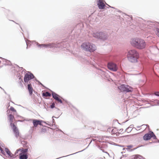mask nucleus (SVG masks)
<instances>
[{
  "label": "nucleus",
  "instance_id": "obj_1",
  "mask_svg": "<svg viewBox=\"0 0 159 159\" xmlns=\"http://www.w3.org/2000/svg\"><path fill=\"white\" fill-rule=\"evenodd\" d=\"M130 43L132 46L139 49H143L146 46L145 41L143 39L139 38L132 39Z\"/></svg>",
  "mask_w": 159,
  "mask_h": 159
},
{
  "label": "nucleus",
  "instance_id": "obj_2",
  "mask_svg": "<svg viewBox=\"0 0 159 159\" xmlns=\"http://www.w3.org/2000/svg\"><path fill=\"white\" fill-rule=\"evenodd\" d=\"M127 56L129 61L131 62L135 63L137 61V59L139 57V55L136 50L132 49L129 51Z\"/></svg>",
  "mask_w": 159,
  "mask_h": 159
},
{
  "label": "nucleus",
  "instance_id": "obj_3",
  "mask_svg": "<svg viewBox=\"0 0 159 159\" xmlns=\"http://www.w3.org/2000/svg\"><path fill=\"white\" fill-rule=\"evenodd\" d=\"M82 48L86 52H92L96 50V47L93 44L87 42L83 43L81 45Z\"/></svg>",
  "mask_w": 159,
  "mask_h": 159
},
{
  "label": "nucleus",
  "instance_id": "obj_4",
  "mask_svg": "<svg viewBox=\"0 0 159 159\" xmlns=\"http://www.w3.org/2000/svg\"><path fill=\"white\" fill-rule=\"evenodd\" d=\"M93 35L95 38L103 41L106 40L108 37L107 33L105 31L94 32Z\"/></svg>",
  "mask_w": 159,
  "mask_h": 159
},
{
  "label": "nucleus",
  "instance_id": "obj_5",
  "mask_svg": "<svg viewBox=\"0 0 159 159\" xmlns=\"http://www.w3.org/2000/svg\"><path fill=\"white\" fill-rule=\"evenodd\" d=\"M118 89L121 91L128 93L132 92L133 91V89L130 86L124 84H122L118 87Z\"/></svg>",
  "mask_w": 159,
  "mask_h": 159
},
{
  "label": "nucleus",
  "instance_id": "obj_6",
  "mask_svg": "<svg viewBox=\"0 0 159 159\" xmlns=\"http://www.w3.org/2000/svg\"><path fill=\"white\" fill-rule=\"evenodd\" d=\"M36 45L38 47L40 48H51L57 47V44L54 43H49L48 44H40L39 43H37Z\"/></svg>",
  "mask_w": 159,
  "mask_h": 159
},
{
  "label": "nucleus",
  "instance_id": "obj_7",
  "mask_svg": "<svg viewBox=\"0 0 159 159\" xmlns=\"http://www.w3.org/2000/svg\"><path fill=\"white\" fill-rule=\"evenodd\" d=\"M108 68L110 70L113 71H116L118 69L117 65L113 61H109L107 64Z\"/></svg>",
  "mask_w": 159,
  "mask_h": 159
},
{
  "label": "nucleus",
  "instance_id": "obj_8",
  "mask_svg": "<svg viewBox=\"0 0 159 159\" xmlns=\"http://www.w3.org/2000/svg\"><path fill=\"white\" fill-rule=\"evenodd\" d=\"M29 120L30 121H33V124L34 126L33 127H31V130L32 132H33V131L34 127H36L38 125H42V122H43L45 123H46L45 121L41 120L30 119Z\"/></svg>",
  "mask_w": 159,
  "mask_h": 159
},
{
  "label": "nucleus",
  "instance_id": "obj_9",
  "mask_svg": "<svg viewBox=\"0 0 159 159\" xmlns=\"http://www.w3.org/2000/svg\"><path fill=\"white\" fill-rule=\"evenodd\" d=\"M35 77L34 75L30 71H28L25 75L24 81L25 83H27L30 80L33 79Z\"/></svg>",
  "mask_w": 159,
  "mask_h": 159
},
{
  "label": "nucleus",
  "instance_id": "obj_10",
  "mask_svg": "<svg viewBox=\"0 0 159 159\" xmlns=\"http://www.w3.org/2000/svg\"><path fill=\"white\" fill-rule=\"evenodd\" d=\"M10 126L13 130V132L16 138H18L19 136V132L17 127L14 124H11Z\"/></svg>",
  "mask_w": 159,
  "mask_h": 159
},
{
  "label": "nucleus",
  "instance_id": "obj_11",
  "mask_svg": "<svg viewBox=\"0 0 159 159\" xmlns=\"http://www.w3.org/2000/svg\"><path fill=\"white\" fill-rule=\"evenodd\" d=\"M51 92L52 98L56 101L62 104H63L62 101L60 99L61 97L55 92L52 91H51Z\"/></svg>",
  "mask_w": 159,
  "mask_h": 159
},
{
  "label": "nucleus",
  "instance_id": "obj_12",
  "mask_svg": "<svg viewBox=\"0 0 159 159\" xmlns=\"http://www.w3.org/2000/svg\"><path fill=\"white\" fill-rule=\"evenodd\" d=\"M97 4L99 9H104L106 6L102 0H97Z\"/></svg>",
  "mask_w": 159,
  "mask_h": 159
},
{
  "label": "nucleus",
  "instance_id": "obj_13",
  "mask_svg": "<svg viewBox=\"0 0 159 159\" xmlns=\"http://www.w3.org/2000/svg\"><path fill=\"white\" fill-rule=\"evenodd\" d=\"M5 151L7 154L10 157L12 158H15L16 157V156L14 154H13L7 148H5Z\"/></svg>",
  "mask_w": 159,
  "mask_h": 159
},
{
  "label": "nucleus",
  "instance_id": "obj_14",
  "mask_svg": "<svg viewBox=\"0 0 159 159\" xmlns=\"http://www.w3.org/2000/svg\"><path fill=\"white\" fill-rule=\"evenodd\" d=\"M2 59L3 64L5 66H11V62L10 61H9L6 59L1 57Z\"/></svg>",
  "mask_w": 159,
  "mask_h": 159
},
{
  "label": "nucleus",
  "instance_id": "obj_15",
  "mask_svg": "<svg viewBox=\"0 0 159 159\" xmlns=\"http://www.w3.org/2000/svg\"><path fill=\"white\" fill-rule=\"evenodd\" d=\"M151 138V134L148 133L145 134L143 137V139L145 141L148 140Z\"/></svg>",
  "mask_w": 159,
  "mask_h": 159
},
{
  "label": "nucleus",
  "instance_id": "obj_16",
  "mask_svg": "<svg viewBox=\"0 0 159 159\" xmlns=\"http://www.w3.org/2000/svg\"><path fill=\"white\" fill-rule=\"evenodd\" d=\"M126 147H127V148H123V150H124L126 149L127 151H133L134 150H135V149H137L138 148H139L140 147H138L137 148H135L134 149H131V150H130V148H133V146L132 145H130L127 146Z\"/></svg>",
  "mask_w": 159,
  "mask_h": 159
},
{
  "label": "nucleus",
  "instance_id": "obj_17",
  "mask_svg": "<svg viewBox=\"0 0 159 159\" xmlns=\"http://www.w3.org/2000/svg\"><path fill=\"white\" fill-rule=\"evenodd\" d=\"M27 88L30 95H31L33 93V89L31 84H29L27 85Z\"/></svg>",
  "mask_w": 159,
  "mask_h": 159
},
{
  "label": "nucleus",
  "instance_id": "obj_18",
  "mask_svg": "<svg viewBox=\"0 0 159 159\" xmlns=\"http://www.w3.org/2000/svg\"><path fill=\"white\" fill-rule=\"evenodd\" d=\"M28 156L27 154L22 153L19 154L20 159H27L28 158Z\"/></svg>",
  "mask_w": 159,
  "mask_h": 159
},
{
  "label": "nucleus",
  "instance_id": "obj_19",
  "mask_svg": "<svg viewBox=\"0 0 159 159\" xmlns=\"http://www.w3.org/2000/svg\"><path fill=\"white\" fill-rule=\"evenodd\" d=\"M14 116L12 114H10L9 115V122L10 123V126L11 125H12L11 124H14L13 123H12L13 122V120L14 118Z\"/></svg>",
  "mask_w": 159,
  "mask_h": 159
},
{
  "label": "nucleus",
  "instance_id": "obj_20",
  "mask_svg": "<svg viewBox=\"0 0 159 159\" xmlns=\"http://www.w3.org/2000/svg\"><path fill=\"white\" fill-rule=\"evenodd\" d=\"M42 95L43 97H51V94L48 92H46L45 93H43Z\"/></svg>",
  "mask_w": 159,
  "mask_h": 159
},
{
  "label": "nucleus",
  "instance_id": "obj_21",
  "mask_svg": "<svg viewBox=\"0 0 159 159\" xmlns=\"http://www.w3.org/2000/svg\"><path fill=\"white\" fill-rule=\"evenodd\" d=\"M91 142H92V141H91V142H90V143L89 144V145L90 144V143H91ZM89 146V145H88V147H86V148H85V149H83V150H82V151H79V152H75V153H74L72 154H70V155H67V156H64V157H67V156H70V155H72L74 154H76V153H78V152H82V151H83L84 150H85V149H86ZM62 157H59V158H57L56 159H59V158H61Z\"/></svg>",
  "mask_w": 159,
  "mask_h": 159
},
{
  "label": "nucleus",
  "instance_id": "obj_22",
  "mask_svg": "<svg viewBox=\"0 0 159 159\" xmlns=\"http://www.w3.org/2000/svg\"><path fill=\"white\" fill-rule=\"evenodd\" d=\"M28 149L27 148L26 149H23L22 148L21 149V153H20L22 154H24L25 153H26L27 152Z\"/></svg>",
  "mask_w": 159,
  "mask_h": 159
},
{
  "label": "nucleus",
  "instance_id": "obj_23",
  "mask_svg": "<svg viewBox=\"0 0 159 159\" xmlns=\"http://www.w3.org/2000/svg\"><path fill=\"white\" fill-rule=\"evenodd\" d=\"M150 132L151 133V138H152L154 139H157V137L153 132L152 131H151Z\"/></svg>",
  "mask_w": 159,
  "mask_h": 159
},
{
  "label": "nucleus",
  "instance_id": "obj_24",
  "mask_svg": "<svg viewBox=\"0 0 159 159\" xmlns=\"http://www.w3.org/2000/svg\"><path fill=\"white\" fill-rule=\"evenodd\" d=\"M137 158L136 159H145L141 155L136 154Z\"/></svg>",
  "mask_w": 159,
  "mask_h": 159
},
{
  "label": "nucleus",
  "instance_id": "obj_25",
  "mask_svg": "<svg viewBox=\"0 0 159 159\" xmlns=\"http://www.w3.org/2000/svg\"><path fill=\"white\" fill-rule=\"evenodd\" d=\"M129 159H136L137 158V156L136 155H134L133 156H130L129 158Z\"/></svg>",
  "mask_w": 159,
  "mask_h": 159
},
{
  "label": "nucleus",
  "instance_id": "obj_26",
  "mask_svg": "<svg viewBox=\"0 0 159 159\" xmlns=\"http://www.w3.org/2000/svg\"><path fill=\"white\" fill-rule=\"evenodd\" d=\"M156 34L159 37V29L157 28L156 29Z\"/></svg>",
  "mask_w": 159,
  "mask_h": 159
},
{
  "label": "nucleus",
  "instance_id": "obj_27",
  "mask_svg": "<svg viewBox=\"0 0 159 159\" xmlns=\"http://www.w3.org/2000/svg\"><path fill=\"white\" fill-rule=\"evenodd\" d=\"M10 111H13V112H16V110L15 108L12 107H11L10 108Z\"/></svg>",
  "mask_w": 159,
  "mask_h": 159
},
{
  "label": "nucleus",
  "instance_id": "obj_28",
  "mask_svg": "<svg viewBox=\"0 0 159 159\" xmlns=\"http://www.w3.org/2000/svg\"><path fill=\"white\" fill-rule=\"evenodd\" d=\"M154 95L156 96L159 97V91H155L154 93Z\"/></svg>",
  "mask_w": 159,
  "mask_h": 159
},
{
  "label": "nucleus",
  "instance_id": "obj_29",
  "mask_svg": "<svg viewBox=\"0 0 159 159\" xmlns=\"http://www.w3.org/2000/svg\"><path fill=\"white\" fill-rule=\"evenodd\" d=\"M55 107V104L53 103H52L51 105H50V108L51 109H53Z\"/></svg>",
  "mask_w": 159,
  "mask_h": 159
},
{
  "label": "nucleus",
  "instance_id": "obj_30",
  "mask_svg": "<svg viewBox=\"0 0 159 159\" xmlns=\"http://www.w3.org/2000/svg\"><path fill=\"white\" fill-rule=\"evenodd\" d=\"M35 80L39 84L44 86V85L38 80L36 78L35 79Z\"/></svg>",
  "mask_w": 159,
  "mask_h": 159
},
{
  "label": "nucleus",
  "instance_id": "obj_31",
  "mask_svg": "<svg viewBox=\"0 0 159 159\" xmlns=\"http://www.w3.org/2000/svg\"><path fill=\"white\" fill-rule=\"evenodd\" d=\"M21 150V149H20V148L17 149L16 150V151L14 155H16V154L18 153Z\"/></svg>",
  "mask_w": 159,
  "mask_h": 159
},
{
  "label": "nucleus",
  "instance_id": "obj_32",
  "mask_svg": "<svg viewBox=\"0 0 159 159\" xmlns=\"http://www.w3.org/2000/svg\"><path fill=\"white\" fill-rule=\"evenodd\" d=\"M126 130L130 132L132 130V129H131V127H129L127 128Z\"/></svg>",
  "mask_w": 159,
  "mask_h": 159
},
{
  "label": "nucleus",
  "instance_id": "obj_33",
  "mask_svg": "<svg viewBox=\"0 0 159 159\" xmlns=\"http://www.w3.org/2000/svg\"><path fill=\"white\" fill-rule=\"evenodd\" d=\"M111 133L112 134H115V133H116L115 131H114V129H112L111 130Z\"/></svg>",
  "mask_w": 159,
  "mask_h": 159
},
{
  "label": "nucleus",
  "instance_id": "obj_34",
  "mask_svg": "<svg viewBox=\"0 0 159 159\" xmlns=\"http://www.w3.org/2000/svg\"><path fill=\"white\" fill-rule=\"evenodd\" d=\"M17 66H18V67H19V68H20V69H21V70H22V71H24V70H25V69H23V67H20L19 66H18L16 65Z\"/></svg>",
  "mask_w": 159,
  "mask_h": 159
},
{
  "label": "nucleus",
  "instance_id": "obj_35",
  "mask_svg": "<svg viewBox=\"0 0 159 159\" xmlns=\"http://www.w3.org/2000/svg\"><path fill=\"white\" fill-rule=\"evenodd\" d=\"M46 131V129L45 128H43L42 129V131H41L42 132H45Z\"/></svg>",
  "mask_w": 159,
  "mask_h": 159
},
{
  "label": "nucleus",
  "instance_id": "obj_36",
  "mask_svg": "<svg viewBox=\"0 0 159 159\" xmlns=\"http://www.w3.org/2000/svg\"><path fill=\"white\" fill-rule=\"evenodd\" d=\"M0 151H1V153H2V154H3V155H5V152H4V151H3V149H2V150H1Z\"/></svg>",
  "mask_w": 159,
  "mask_h": 159
},
{
  "label": "nucleus",
  "instance_id": "obj_37",
  "mask_svg": "<svg viewBox=\"0 0 159 159\" xmlns=\"http://www.w3.org/2000/svg\"><path fill=\"white\" fill-rule=\"evenodd\" d=\"M0 151H1V153H2V154H3V155H5V152H4V151H3V149H2V150H1Z\"/></svg>",
  "mask_w": 159,
  "mask_h": 159
},
{
  "label": "nucleus",
  "instance_id": "obj_38",
  "mask_svg": "<svg viewBox=\"0 0 159 159\" xmlns=\"http://www.w3.org/2000/svg\"><path fill=\"white\" fill-rule=\"evenodd\" d=\"M100 150H101L103 152H105V153H107L108 155H109V153L107 152H105L104 151H105L104 150V149H101Z\"/></svg>",
  "mask_w": 159,
  "mask_h": 159
},
{
  "label": "nucleus",
  "instance_id": "obj_39",
  "mask_svg": "<svg viewBox=\"0 0 159 159\" xmlns=\"http://www.w3.org/2000/svg\"><path fill=\"white\" fill-rule=\"evenodd\" d=\"M111 128H108L107 129V131H109L110 132V131L111 130Z\"/></svg>",
  "mask_w": 159,
  "mask_h": 159
},
{
  "label": "nucleus",
  "instance_id": "obj_40",
  "mask_svg": "<svg viewBox=\"0 0 159 159\" xmlns=\"http://www.w3.org/2000/svg\"><path fill=\"white\" fill-rule=\"evenodd\" d=\"M52 124H55V120L53 118L52 119Z\"/></svg>",
  "mask_w": 159,
  "mask_h": 159
},
{
  "label": "nucleus",
  "instance_id": "obj_41",
  "mask_svg": "<svg viewBox=\"0 0 159 159\" xmlns=\"http://www.w3.org/2000/svg\"><path fill=\"white\" fill-rule=\"evenodd\" d=\"M27 40H25V42H26V44H27V48H28V46L29 45V44L27 43Z\"/></svg>",
  "mask_w": 159,
  "mask_h": 159
},
{
  "label": "nucleus",
  "instance_id": "obj_42",
  "mask_svg": "<svg viewBox=\"0 0 159 159\" xmlns=\"http://www.w3.org/2000/svg\"><path fill=\"white\" fill-rule=\"evenodd\" d=\"M122 156H123V157H120V159H122V158L123 157H124V156H125V157H126V156H127V155H122Z\"/></svg>",
  "mask_w": 159,
  "mask_h": 159
},
{
  "label": "nucleus",
  "instance_id": "obj_43",
  "mask_svg": "<svg viewBox=\"0 0 159 159\" xmlns=\"http://www.w3.org/2000/svg\"><path fill=\"white\" fill-rule=\"evenodd\" d=\"M122 156H123V157H120V159H122V158L123 157H124V156H125V157H126V156H127V155H122Z\"/></svg>",
  "mask_w": 159,
  "mask_h": 159
},
{
  "label": "nucleus",
  "instance_id": "obj_44",
  "mask_svg": "<svg viewBox=\"0 0 159 159\" xmlns=\"http://www.w3.org/2000/svg\"><path fill=\"white\" fill-rule=\"evenodd\" d=\"M133 125H131L130 126V127H131V128H132V127H133Z\"/></svg>",
  "mask_w": 159,
  "mask_h": 159
},
{
  "label": "nucleus",
  "instance_id": "obj_45",
  "mask_svg": "<svg viewBox=\"0 0 159 159\" xmlns=\"http://www.w3.org/2000/svg\"><path fill=\"white\" fill-rule=\"evenodd\" d=\"M9 112H10V111H9V110H7V113H9Z\"/></svg>",
  "mask_w": 159,
  "mask_h": 159
},
{
  "label": "nucleus",
  "instance_id": "obj_46",
  "mask_svg": "<svg viewBox=\"0 0 159 159\" xmlns=\"http://www.w3.org/2000/svg\"><path fill=\"white\" fill-rule=\"evenodd\" d=\"M3 149L1 148V147L0 146V150H2Z\"/></svg>",
  "mask_w": 159,
  "mask_h": 159
},
{
  "label": "nucleus",
  "instance_id": "obj_47",
  "mask_svg": "<svg viewBox=\"0 0 159 159\" xmlns=\"http://www.w3.org/2000/svg\"><path fill=\"white\" fill-rule=\"evenodd\" d=\"M129 16L130 17H131V18L132 19V16H131V15H129Z\"/></svg>",
  "mask_w": 159,
  "mask_h": 159
},
{
  "label": "nucleus",
  "instance_id": "obj_48",
  "mask_svg": "<svg viewBox=\"0 0 159 159\" xmlns=\"http://www.w3.org/2000/svg\"><path fill=\"white\" fill-rule=\"evenodd\" d=\"M98 148H99V149H101V147H100V146H98Z\"/></svg>",
  "mask_w": 159,
  "mask_h": 159
},
{
  "label": "nucleus",
  "instance_id": "obj_49",
  "mask_svg": "<svg viewBox=\"0 0 159 159\" xmlns=\"http://www.w3.org/2000/svg\"><path fill=\"white\" fill-rule=\"evenodd\" d=\"M157 139V142H158V143H159V139Z\"/></svg>",
  "mask_w": 159,
  "mask_h": 159
},
{
  "label": "nucleus",
  "instance_id": "obj_50",
  "mask_svg": "<svg viewBox=\"0 0 159 159\" xmlns=\"http://www.w3.org/2000/svg\"><path fill=\"white\" fill-rule=\"evenodd\" d=\"M8 107L10 106V105L9 104V102L8 103Z\"/></svg>",
  "mask_w": 159,
  "mask_h": 159
},
{
  "label": "nucleus",
  "instance_id": "obj_51",
  "mask_svg": "<svg viewBox=\"0 0 159 159\" xmlns=\"http://www.w3.org/2000/svg\"><path fill=\"white\" fill-rule=\"evenodd\" d=\"M12 21L14 22L16 24H17V23L15 22L14 21H13V20H12Z\"/></svg>",
  "mask_w": 159,
  "mask_h": 159
},
{
  "label": "nucleus",
  "instance_id": "obj_52",
  "mask_svg": "<svg viewBox=\"0 0 159 159\" xmlns=\"http://www.w3.org/2000/svg\"><path fill=\"white\" fill-rule=\"evenodd\" d=\"M20 28H21V29L22 31H23L22 30V29L21 27H20Z\"/></svg>",
  "mask_w": 159,
  "mask_h": 159
},
{
  "label": "nucleus",
  "instance_id": "obj_53",
  "mask_svg": "<svg viewBox=\"0 0 159 159\" xmlns=\"http://www.w3.org/2000/svg\"><path fill=\"white\" fill-rule=\"evenodd\" d=\"M118 11L119 12H121V11L120 10H118Z\"/></svg>",
  "mask_w": 159,
  "mask_h": 159
},
{
  "label": "nucleus",
  "instance_id": "obj_54",
  "mask_svg": "<svg viewBox=\"0 0 159 159\" xmlns=\"http://www.w3.org/2000/svg\"><path fill=\"white\" fill-rule=\"evenodd\" d=\"M0 88L2 89H3V90H4V89H2V88H1V87H0Z\"/></svg>",
  "mask_w": 159,
  "mask_h": 159
},
{
  "label": "nucleus",
  "instance_id": "obj_55",
  "mask_svg": "<svg viewBox=\"0 0 159 159\" xmlns=\"http://www.w3.org/2000/svg\"><path fill=\"white\" fill-rule=\"evenodd\" d=\"M4 91V93H5L7 94L6 92L5 91Z\"/></svg>",
  "mask_w": 159,
  "mask_h": 159
},
{
  "label": "nucleus",
  "instance_id": "obj_56",
  "mask_svg": "<svg viewBox=\"0 0 159 159\" xmlns=\"http://www.w3.org/2000/svg\"><path fill=\"white\" fill-rule=\"evenodd\" d=\"M138 128H139L140 127V126H138L137 127Z\"/></svg>",
  "mask_w": 159,
  "mask_h": 159
},
{
  "label": "nucleus",
  "instance_id": "obj_57",
  "mask_svg": "<svg viewBox=\"0 0 159 159\" xmlns=\"http://www.w3.org/2000/svg\"><path fill=\"white\" fill-rule=\"evenodd\" d=\"M120 130H123V129H120Z\"/></svg>",
  "mask_w": 159,
  "mask_h": 159
},
{
  "label": "nucleus",
  "instance_id": "obj_58",
  "mask_svg": "<svg viewBox=\"0 0 159 159\" xmlns=\"http://www.w3.org/2000/svg\"><path fill=\"white\" fill-rule=\"evenodd\" d=\"M111 7V8H114L113 7Z\"/></svg>",
  "mask_w": 159,
  "mask_h": 159
},
{
  "label": "nucleus",
  "instance_id": "obj_59",
  "mask_svg": "<svg viewBox=\"0 0 159 159\" xmlns=\"http://www.w3.org/2000/svg\"><path fill=\"white\" fill-rule=\"evenodd\" d=\"M2 66H0V68H1V67H2Z\"/></svg>",
  "mask_w": 159,
  "mask_h": 159
},
{
  "label": "nucleus",
  "instance_id": "obj_60",
  "mask_svg": "<svg viewBox=\"0 0 159 159\" xmlns=\"http://www.w3.org/2000/svg\"><path fill=\"white\" fill-rule=\"evenodd\" d=\"M153 142V143H157V142Z\"/></svg>",
  "mask_w": 159,
  "mask_h": 159
},
{
  "label": "nucleus",
  "instance_id": "obj_61",
  "mask_svg": "<svg viewBox=\"0 0 159 159\" xmlns=\"http://www.w3.org/2000/svg\"><path fill=\"white\" fill-rule=\"evenodd\" d=\"M121 153L122 154H123V152H121Z\"/></svg>",
  "mask_w": 159,
  "mask_h": 159
},
{
  "label": "nucleus",
  "instance_id": "obj_62",
  "mask_svg": "<svg viewBox=\"0 0 159 159\" xmlns=\"http://www.w3.org/2000/svg\"><path fill=\"white\" fill-rule=\"evenodd\" d=\"M118 146H121V145H118Z\"/></svg>",
  "mask_w": 159,
  "mask_h": 159
},
{
  "label": "nucleus",
  "instance_id": "obj_63",
  "mask_svg": "<svg viewBox=\"0 0 159 159\" xmlns=\"http://www.w3.org/2000/svg\"><path fill=\"white\" fill-rule=\"evenodd\" d=\"M47 124V125H49L48 124Z\"/></svg>",
  "mask_w": 159,
  "mask_h": 159
},
{
  "label": "nucleus",
  "instance_id": "obj_64",
  "mask_svg": "<svg viewBox=\"0 0 159 159\" xmlns=\"http://www.w3.org/2000/svg\"><path fill=\"white\" fill-rule=\"evenodd\" d=\"M146 125L147 126H149V125Z\"/></svg>",
  "mask_w": 159,
  "mask_h": 159
}]
</instances>
